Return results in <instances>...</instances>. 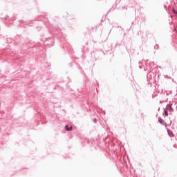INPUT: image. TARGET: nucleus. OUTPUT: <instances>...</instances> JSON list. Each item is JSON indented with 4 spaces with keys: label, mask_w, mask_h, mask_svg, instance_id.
<instances>
[{
    "label": "nucleus",
    "mask_w": 177,
    "mask_h": 177,
    "mask_svg": "<svg viewBox=\"0 0 177 177\" xmlns=\"http://www.w3.org/2000/svg\"><path fill=\"white\" fill-rule=\"evenodd\" d=\"M65 129L66 131H73V127H68V125H66L65 127Z\"/></svg>",
    "instance_id": "obj_1"
},
{
    "label": "nucleus",
    "mask_w": 177,
    "mask_h": 177,
    "mask_svg": "<svg viewBox=\"0 0 177 177\" xmlns=\"http://www.w3.org/2000/svg\"><path fill=\"white\" fill-rule=\"evenodd\" d=\"M158 122H160V124H164V120H162V119L159 118Z\"/></svg>",
    "instance_id": "obj_2"
},
{
    "label": "nucleus",
    "mask_w": 177,
    "mask_h": 177,
    "mask_svg": "<svg viewBox=\"0 0 177 177\" xmlns=\"http://www.w3.org/2000/svg\"><path fill=\"white\" fill-rule=\"evenodd\" d=\"M173 12H174V13H175L176 15H177V10H175V8H173Z\"/></svg>",
    "instance_id": "obj_3"
},
{
    "label": "nucleus",
    "mask_w": 177,
    "mask_h": 177,
    "mask_svg": "<svg viewBox=\"0 0 177 177\" xmlns=\"http://www.w3.org/2000/svg\"><path fill=\"white\" fill-rule=\"evenodd\" d=\"M165 114L166 117L168 116V111H165Z\"/></svg>",
    "instance_id": "obj_4"
}]
</instances>
